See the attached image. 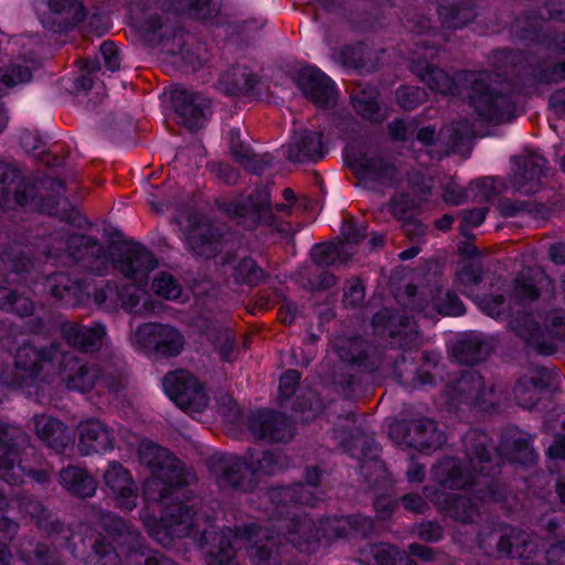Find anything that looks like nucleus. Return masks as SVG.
Listing matches in <instances>:
<instances>
[{
	"label": "nucleus",
	"instance_id": "1",
	"mask_svg": "<svg viewBox=\"0 0 565 565\" xmlns=\"http://www.w3.org/2000/svg\"><path fill=\"white\" fill-rule=\"evenodd\" d=\"M305 483L271 488L267 495L271 504L269 525L258 527L249 524L242 529H224L214 533L207 552V565H239L234 556L236 550L246 547L255 565H278L281 546L287 551L289 545L303 553H313L320 545L329 544L333 539L347 537L351 534L366 535L372 529L367 516H343L321 520L319 526L306 514L299 515L291 511L297 504L315 505L320 497L318 486L320 471L318 468L306 470Z\"/></svg>",
	"mask_w": 565,
	"mask_h": 565
},
{
	"label": "nucleus",
	"instance_id": "2",
	"mask_svg": "<svg viewBox=\"0 0 565 565\" xmlns=\"http://www.w3.org/2000/svg\"><path fill=\"white\" fill-rule=\"evenodd\" d=\"M139 459L152 473L143 483L145 500L163 505L160 519L150 515L148 508L140 512V519L149 535L162 546H169L174 537L191 535H199L201 547L209 545L211 533L207 527L201 530V518L194 510L195 503L169 502L181 487L195 479L194 473L185 470L182 462L167 448L151 441L140 444Z\"/></svg>",
	"mask_w": 565,
	"mask_h": 565
},
{
	"label": "nucleus",
	"instance_id": "3",
	"mask_svg": "<svg viewBox=\"0 0 565 565\" xmlns=\"http://www.w3.org/2000/svg\"><path fill=\"white\" fill-rule=\"evenodd\" d=\"M420 45L424 56L413 60L411 70L431 92L444 96L456 95L459 93V83H462L470 87V105L482 120L499 124L514 117L515 102L490 85L488 72L462 71L454 77L426 60L437 53L435 46H427L426 41H422Z\"/></svg>",
	"mask_w": 565,
	"mask_h": 565
},
{
	"label": "nucleus",
	"instance_id": "4",
	"mask_svg": "<svg viewBox=\"0 0 565 565\" xmlns=\"http://www.w3.org/2000/svg\"><path fill=\"white\" fill-rule=\"evenodd\" d=\"M488 435L478 430H470L463 437V447L468 467L455 458L445 457L431 468V479L440 487L449 489H465L471 486H486L480 500L493 499L494 491L490 477L499 472L500 465L508 461H518L516 455H503L501 451L490 454Z\"/></svg>",
	"mask_w": 565,
	"mask_h": 565
},
{
	"label": "nucleus",
	"instance_id": "5",
	"mask_svg": "<svg viewBox=\"0 0 565 565\" xmlns=\"http://www.w3.org/2000/svg\"><path fill=\"white\" fill-rule=\"evenodd\" d=\"M64 191L61 180L46 177L29 182L20 170L0 161V206L4 209L19 206L74 220L67 214L68 201L63 198Z\"/></svg>",
	"mask_w": 565,
	"mask_h": 565
},
{
	"label": "nucleus",
	"instance_id": "6",
	"mask_svg": "<svg viewBox=\"0 0 565 565\" xmlns=\"http://www.w3.org/2000/svg\"><path fill=\"white\" fill-rule=\"evenodd\" d=\"M73 361L70 352L63 351L58 343H52L46 349L23 344L17 351L13 367L0 371V390L2 386H7L32 394L41 381L55 374L57 362L58 369L61 365L66 369L67 364Z\"/></svg>",
	"mask_w": 565,
	"mask_h": 565
},
{
	"label": "nucleus",
	"instance_id": "7",
	"mask_svg": "<svg viewBox=\"0 0 565 565\" xmlns=\"http://www.w3.org/2000/svg\"><path fill=\"white\" fill-rule=\"evenodd\" d=\"M287 465L279 452L265 451L260 457L239 458L215 455L210 459V470L222 490L249 492L256 488L257 479L281 471Z\"/></svg>",
	"mask_w": 565,
	"mask_h": 565
},
{
	"label": "nucleus",
	"instance_id": "8",
	"mask_svg": "<svg viewBox=\"0 0 565 565\" xmlns=\"http://www.w3.org/2000/svg\"><path fill=\"white\" fill-rule=\"evenodd\" d=\"M41 246L46 257L65 258L83 269L102 274L108 266V256L104 246L86 235H71L61 228L42 239Z\"/></svg>",
	"mask_w": 565,
	"mask_h": 565
},
{
	"label": "nucleus",
	"instance_id": "9",
	"mask_svg": "<svg viewBox=\"0 0 565 565\" xmlns=\"http://www.w3.org/2000/svg\"><path fill=\"white\" fill-rule=\"evenodd\" d=\"M479 306L490 317L505 315L509 329L525 344L530 342V277L518 276L508 289L507 299L501 295H488Z\"/></svg>",
	"mask_w": 565,
	"mask_h": 565
},
{
	"label": "nucleus",
	"instance_id": "10",
	"mask_svg": "<svg viewBox=\"0 0 565 565\" xmlns=\"http://www.w3.org/2000/svg\"><path fill=\"white\" fill-rule=\"evenodd\" d=\"M332 349L339 358V365L331 377L342 387L359 383L361 373H373L382 363L377 350L359 337H338L332 341Z\"/></svg>",
	"mask_w": 565,
	"mask_h": 565
},
{
	"label": "nucleus",
	"instance_id": "11",
	"mask_svg": "<svg viewBox=\"0 0 565 565\" xmlns=\"http://www.w3.org/2000/svg\"><path fill=\"white\" fill-rule=\"evenodd\" d=\"M217 205L246 230L252 231L267 226L280 231L270 205V195L266 189H257L241 200H218Z\"/></svg>",
	"mask_w": 565,
	"mask_h": 565
},
{
	"label": "nucleus",
	"instance_id": "12",
	"mask_svg": "<svg viewBox=\"0 0 565 565\" xmlns=\"http://www.w3.org/2000/svg\"><path fill=\"white\" fill-rule=\"evenodd\" d=\"M388 436L396 445L418 451H434L446 443V436L437 423L424 416L393 423Z\"/></svg>",
	"mask_w": 565,
	"mask_h": 565
},
{
	"label": "nucleus",
	"instance_id": "13",
	"mask_svg": "<svg viewBox=\"0 0 565 565\" xmlns=\"http://www.w3.org/2000/svg\"><path fill=\"white\" fill-rule=\"evenodd\" d=\"M131 341L139 349L160 358H175L185 345V338L178 328L154 322L139 326Z\"/></svg>",
	"mask_w": 565,
	"mask_h": 565
},
{
	"label": "nucleus",
	"instance_id": "14",
	"mask_svg": "<svg viewBox=\"0 0 565 565\" xmlns=\"http://www.w3.org/2000/svg\"><path fill=\"white\" fill-rule=\"evenodd\" d=\"M446 396L451 405L467 404L482 411L492 408L498 401L493 383H486L476 371L469 370L446 387Z\"/></svg>",
	"mask_w": 565,
	"mask_h": 565
},
{
	"label": "nucleus",
	"instance_id": "15",
	"mask_svg": "<svg viewBox=\"0 0 565 565\" xmlns=\"http://www.w3.org/2000/svg\"><path fill=\"white\" fill-rule=\"evenodd\" d=\"M162 385L167 395L185 412L201 413L209 404L204 386L188 371L168 373Z\"/></svg>",
	"mask_w": 565,
	"mask_h": 565
},
{
	"label": "nucleus",
	"instance_id": "16",
	"mask_svg": "<svg viewBox=\"0 0 565 565\" xmlns=\"http://www.w3.org/2000/svg\"><path fill=\"white\" fill-rule=\"evenodd\" d=\"M100 523L113 541L105 544V539L96 540L94 550L102 558L111 554L117 557V548L121 552L125 550L136 552L141 546L140 533L119 516L113 513H105L100 518Z\"/></svg>",
	"mask_w": 565,
	"mask_h": 565
},
{
	"label": "nucleus",
	"instance_id": "17",
	"mask_svg": "<svg viewBox=\"0 0 565 565\" xmlns=\"http://www.w3.org/2000/svg\"><path fill=\"white\" fill-rule=\"evenodd\" d=\"M74 361L67 364L66 369L61 365L58 369V362L55 366V373L62 374V380L65 382L67 388L79 392H86L94 386L107 387L110 391H118L124 387L125 379L122 374L115 376L108 374L96 375V371L89 369L85 364H79L78 360L73 353H70Z\"/></svg>",
	"mask_w": 565,
	"mask_h": 565
},
{
	"label": "nucleus",
	"instance_id": "18",
	"mask_svg": "<svg viewBox=\"0 0 565 565\" xmlns=\"http://www.w3.org/2000/svg\"><path fill=\"white\" fill-rule=\"evenodd\" d=\"M116 267L134 282L146 285L149 274L158 267V260L148 248L134 243L121 249Z\"/></svg>",
	"mask_w": 565,
	"mask_h": 565
},
{
	"label": "nucleus",
	"instance_id": "19",
	"mask_svg": "<svg viewBox=\"0 0 565 565\" xmlns=\"http://www.w3.org/2000/svg\"><path fill=\"white\" fill-rule=\"evenodd\" d=\"M248 427L258 439L287 443L294 437L291 420L273 411L263 409L252 414L248 419Z\"/></svg>",
	"mask_w": 565,
	"mask_h": 565
},
{
	"label": "nucleus",
	"instance_id": "20",
	"mask_svg": "<svg viewBox=\"0 0 565 565\" xmlns=\"http://www.w3.org/2000/svg\"><path fill=\"white\" fill-rule=\"evenodd\" d=\"M63 340L72 348L82 352L99 350L106 339V327L100 322L85 326L77 321H64L60 326Z\"/></svg>",
	"mask_w": 565,
	"mask_h": 565
},
{
	"label": "nucleus",
	"instance_id": "21",
	"mask_svg": "<svg viewBox=\"0 0 565 565\" xmlns=\"http://www.w3.org/2000/svg\"><path fill=\"white\" fill-rule=\"evenodd\" d=\"M424 493L439 511L458 522H473L478 515V504L469 497L447 494L434 486L425 487Z\"/></svg>",
	"mask_w": 565,
	"mask_h": 565
},
{
	"label": "nucleus",
	"instance_id": "22",
	"mask_svg": "<svg viewBox=\"0 0 565 565\" xmlns=\"http://www.w3.org/2000/svg\"><path fill=\"white\" fill-rule=\"evenodd\" d=\"M90 285L86 280L72 279L64 273L50 275L45 279V290L66 306H83L90 298Z\"/></svg>",
	"mask_w": 565,
	"mask_h": 565
},
{
	"label": "nucleus",
	"instance_id": "23",
	"mask_svg": "<svg viewBox=\"0 0 565 565\" xmlns=\"http://www.w3.org/2000/svg\"><path fill=\"white\" fill-rule=\"evenodd\" d=\"M355 172L362 181L388 188L397 186L401 171L388 158L376 154L360 158L354 164Z\"/></svg>",
	"mask_w": 565,
	"mask_h": 565
},
{
	"label": "nucleus",
	"instance_id": "24",
	"mask_svg": "<svg viewBox=\"0 0 565 565\" xmlns=\"http://www.w3.org/2000/svg\"><path fill=\"white\" fill-rule=\"evenodd\" d=\"M19 440L24 441V435L19 428L0 423V478L7 483H17L23 470L21 466H14Z\"/></svg>",
	"mask_w": 565,
	"mask_h": 565
},
{
	"label": "nucleus",
	"instance_id": "25",
	"mask_svg": "<svg viewBox=\"0 0 565 565\" xmlns=\"http://www.w3.org/2000/svg\"><path fill=\"white\" fill-rule=\"evenodd\" d=\"M185 232L190 248L200 256L213 257L222 247V233L207 220L194 216Z\"/></svg>",
	"mask_w": 565,
	"mask_h": 565
},
{
	"label": "nucleus",
	"instance_id": "26",
	"mask_svg": "<svg viewBox=\"0 0 565 565\" xmlns=\"http://www.w3.org/2000/svg\"><path fill=\"white\" fill-rule=\"evenodd\" d=\"M104 481L121 510L131 511L136 508L137 487L131 473L121 463L111 461L104 473Z\"/></svg>",
	"mask_w": 565,
	"mask_h": 565
},
{
	"label": "nucleus",
	"instance_id": "27",
	"mask_svg": "<svg viewBox=\"0 0 565 565\" xmlns=\"http://www.w3.org/2000/svg\"><path fill=\"white\" fill-rule=\"evenodd\" d=\"M543 326L532 322V350L543 355L552 354L556 350L557 340L565 341V318L558 311L548 312L542 318Z\"/></svg>",
	"mask_w": 565,
	"mask_h": 565
},
{
	"label": "nucleus",
	"instance_id": "28",
	"mask_svg": "<svg viewBox=\"0 0 565 565\" xmlns=\"http://www.w3.org/2000/svg\"><path fill=\"white\" fill-rule=\"evenodd\" d=\"M297 84L303 95L317 105L326 106L334 99L335 88L332 81L316 67L300 70Z\"/></svg>",
	"mask_w": 565,
	"mask_h": 565
},
{
	"label": "nucleus",
	"instance_id": "29",
	"mask_svg": "<svg viewBox=\"0 0 565 565\" xmlns=\"http://www.w3.org/2000/svg\"><path fill=\"white\" fill-rule=\"evenodd\" d=\"M172 103L175 113L189 129H199L203 125L205 110L210 104L201 94L186 89H174L172 92Z\"/></svg>",
	"mask_w": 565,
	"mask_h": 565
},
{
	"label": "nucleus",
	"instance_id": "30",
	"mask_svg": "<svg viewBox=\"0 0 565 565\" xmlns=\"http://www.w3.org/2000/svg\"><path fill=\"white\" fill-rule=\"evenodd\" d=\"M78 449L84 456L107 451L114 448V436L109 428L98 419H87L77 426Z\"/></svg>",
	"mask_w": 565,
	"mask_h": 565
},
{
	"label": "nucleus",
	"instance_id": "31",
	"mask_svg": "<svg viewBox=\"0 0 565 565\" xmlns=\"http://www.w3.org/2000/svg\"><path fill=\"white\" fill-rule=\"evenodd\" d=\"M372 326L376 332L387 333L392 339L402 338L401 345L412 342L413 335L417 333V326L413 319L395 313L388 308H384L373 316Z\"/></svg>",
	"mask_w": 565,
	"mask_h": 565
},
{
	"label": "nucleus",
	"instance_id": "32",
	"mask_svg": "<svg viewBox=\"0 0 565 565\" xmlns=\"http://www.w3.org/2000/svg\"><path fill=\"white\" fill-rule=\"evenodd\" d=\"M322 134L317 131H303L298 138L287 146L286 156L291 162H317L324 157Z\"/></svg>",
	"mask_w": 565,
	"mask_h": 565
},
{
	"label": "nucleus",
	"instance_id": "33",
	"mask_svg": "<svg viewBox=\"0 0 565 565\" xmlns=\"http://www.w3.org/2000/svg\"><path fill=\"white\" fill-rule=\"evenodd\" d=\"M33 426L38 437L56 451H63L71 441L66 426L58 419L46 415H35Z\"/></svg>",
	"mask_w": 565,
	"mask_h": 565
},
{
	"label": "nucleus",
	"instance_id": "34",
	"mask_svg": "<svg viewBox=\"0 0 565 565\" xmlns=\"http://www.w3.org/2000/svg\"><path fill=\"white\" fill-rule=\"evenodd\" d=\"M60 483L68 493L78 498H90L97 489L96 480L86 469L72 465L60 471Z\"/></svg>",
	"mask_w": 565,
	"mask_h": 565
},
{
	"label": "nucleus",
	"instance_id": "35",
	"mask_svg": "<svg viewBox=\"0 0 565 565\" xmlns=\"http://www.w3.org/2000/svg\"><path fill=\"white\" fill-rule=\"evenodd\" d=\"M491 345L481 335L470 334L460 339L452 348V355L461 364L483 361L491 352Z\"/></svg>",
	"mask_w": 565,
	"mask_h": 565
},
{
	"label": "nucleus",
	"instance_id": "36",
	"mask_svg": "<svg viewBox=\"0 0 565 565\" xmlns=\"http://www.w3.org/2000/svg\"><path fill=\"white\" fill-rule=\"evenodd\" d=\"M355 111L363 118L380 122L384 119L379 105V92L370 85H358L351 93Z\"/></svg>",
	"mask_w": 565,
	"mask_h": 565
},
{
	"label": "nucleus",
	"instance_id": "37",
	"mask_svg": "<svg viewBox=\"0 0 565 565\" xmlns=\"http://www.w3.org/2000/svg\"><path fill=\"white\" fill-rule=\"evenodd\" d=\"M12 281L0 278V310L19 317L32 316L35 309L33 300L11 287Z\"/></svg>",
	"mask_w": 565,
	"mask_h": 565
},
{
	"label": "nucleus",
	"instance_id": "38",
	"mask_svg": "<svg viewBox=\"0 0 565 565\" xmlns=\"http://www.w3.org/2000/svg\"><path fill=\"white\" fill-rule=\"evenodd\" d=\"M473 132V126L468 119H460L445 125L437 135V141L443 147V154L456 152L466 139Z\"/></svg>",
	"mask_w": 565,
	"mask_h": 565
},
{
	"label": "nucleus",
	"instance_id": "39",
	"mask_svg": "<svg viewBox=\"0 0 565 565\" xmlns=\"http://www.w3.org/2000/svg\"><path fill=\"white\" fill-rule=\"evenodd\" d=\"M440 23L446 29H460L475 18L470 2L465 0L458 4L444 0L437 8Z\"/></svg>",
	"mask_w": 565,
	"mask_h": 565
},
{
	"label": "nucleus",
	"instance_id": "40",
	"mask_svg": "<svg viewBox=\"0 0 565 565\" xmlns=\"http://www.w3.org/2000/svg\"><path fill=\"white\" fill-rule=\"evenodd\" d=\"M352 255V247H348L342 241L316 244L311 249V258L319 266L342 264Z\"/></svg>",
	"mask_w": 565,
	"mask_h": 565
},
{
	"label": "nucleus",
	"instance_id": "41",
	"mask_svg": "<svg viewBox=\"0 0 565 565\" xmlns=\"http://www.w3.org/2000/svg\"><path fill=\"white\" fill-rule=\"evenodd\" d=\"M258 83V78L245 68H233L224 73L220 84L227 95H247L252 93Z\"/></svg>",
	"mask_w": 565,
	"mask_h": 565
},
{
	"label": "nucleus",
	"instance_id": "42",
	"mask_svg": "<svg viewBox=\"0 0 565 565\" xmlns=\"http://www.w3.org/2000/svg\"><path fill=\"white\" fill-rule=\"evenodd\" d=\"M527 534L518 529H509L499 537L498 552L511 558L522 559L524 563L529 559Z\"/></svg>",
	"mask_w": 565,
	"mask_h": 565
},
{
	"label": "nucleus",
	"instance_id": "43",
	"mask_svg": "<svg viewBox=\"0 0 565 565\" xmlns=\"http://www.w3.org/2000/svg\"><path fill=\"white\" fill-rule=\"evenodd\" d=\"M138 284H126L119 288L120 301L119 307L128 312H134L140 316L149 315L156 311V308L149 299L140 303L143 292Z\"/></svg>",
	"mask_w": 565,
	"mask_h": 565
},
{
	"label": "nucleus",
	"instance_id": "44",
	"mask_svg": "<svg viewBox=\"0 0 565 565\" xmlns=\"http://www.w3.org/2000/svg\"><path fill=\"white\" fill-rule=\"evenodd\" d=\"M402 551L388 543L370 545L360 553V562L365 565H397Z\"/></svg>",
	"mask_w": 565,
	"mask_h": 565
},
{
	"label": "nucleus",
	"instance_id": "45",
	"mask_svg": "<svg viewBox=\"0 0 565 565\" xmlns=\"http://www.w3.org/2000/svg\"><path fill=\"white\" fill-rule=\"evenodd\" d=\"M507 190L505 182L500 178L486 177L470 183L469 196L475 201L492 202Z\"/></svg>",
	"mask_w": 565,
	"mask_h": 565
},
{
	"label": "nucleus",
	"instance_id": "46",
	"mask_svg": "<svg viewBox=\"0 0 565 565\" xmlns=\"http://www.w3.org/2000/svg\"><path fill=\"white\" fill-rule=\"evenodd\" d=\"M482 266L476 260L465 262L455 277L456 287L465 295L472 296L482 280Z\"/></svg>",
	"mask_w": 565,
	"mask_h": 565
},
{
	"label": "nucleus",
	"instance_id": "47",
	"mask_svg": "<svg viewBox=\"0 0 565 565\" xmlns=\"http://www.w3.org/2000/svg\"><path fill=\"white\" fill-rule=\"evenodd\" d=\"M29 67L21 64H9L0 68V98L15 85L26 83L31 79Z\"/></svg>",
	"mask_w": 565,
	"mask_h": 565
},
{
	"label": "nucleus",
	"instance_id": "48",
	"mask_svg": "<svg viewBox=\"0 0 565 565\" xmlns=\"http://www.w3.org/2000/svg\"><path fill=\"white\" fill-rule=\"evenodd\" d=\"M93 299L99 308L115 311L119 308V287L115 282H105L100 287L94 288Z\"/></svg>",
	"mask_w": 565,
	"mask_h": 565
},
{
	"label": "nucleus",
	"instance_id": "49",
	"mask_svg": "<svg viewBox=\"0 0 565 565\" xmlns=\"http://www.w3.org/2000/svg\"><path fill=\"white\" fill-rule=\"evenodd\" d=\"M33 266L30 257L23 250H18L17 247H11L10 252L3 253L0 257V269L13 273H26Z\"/></svg>",
	"mask_w": 565,
	"mask_h": 565
},
{
	"label": "nucleus",
	"instance_id": "50",
	"mask_svg": "<svg viewBox=\"0 0 565 565\" xmlns=\"http://www.w3.org/2000/svg\"><path fill=\"white\" fill-rule=\"evenodd\" d=\"M151 289L157 296L166 300L178 299L182 291L181 286L174 277L164 271L156 276L152 281Z\"/></svg>",
	"mask_w": 565,
	"mask_h": 565
},
{
	"label": "nucleus",
	"instance_id": "51",
	"mask_svg": "<svg viewBox=\"0 0 565 565\" xmlns=\"http://www.w3.org/2000/svg\"><path fill=\"white\" fill-rule=\"evenodd\" d=\"M332 57L345 67L363 68L365 66L364 50L361 44L345 45L339 51H334Z\"/></svg>",
	"mask_w": 565,
	"mask_h": 565
},
{
	"label": "nucleus",
	"instance_id": "52",
	"mask_svg": "<svg viewBox=\"0 0 565 565\" xmlns=\"http://www.w3.org/2000/svg\"><path fill=\"white\" fill-rule=\"evenodd\" d=\"M529 166H530V157L526 154L516 156L513 158L512 168H511V185L516 191L526 192V185L529 183Z\"/></svg>",
	"mask_w": 565,
	"mask_h": 565
},
{
	"label": "nucleus",
	"instance_id": "53",
	"mask_svg": "<svg viewBox=\"0 0 565 565\" xmlns=\"http://www.w3.org/2000/svg\"><path fill=\"white\" fill-rule=\"evenodd\" d=\"M398 105L405 110H413L427 99V93L422 87L403 86L396 92Z\"/></svg>",
	"mask_w": 565,
	"mask_h": 565
},
{
	"label": "nucleus",
	"instance_id": "54",
	"mask_svg": "<svg viewBox=\"0 0 565 565\" xmlns=\"http://www.w3.org/2000/svg\"><path fill=\"white\" fill-rule=\"evenodd\" d=\"M235 278L242 282L257 285L265 279V271L252 258H244L235 270Z\"/></svg>",
	"mask_w": 565,
	"mask_h": 565
},
{
	"label": "nucleus",
	"instance_id": "55",
	"mask_svg": "<svg viewBox=\"0 0 565 565\" xmlns=\"http://www.w3.org/2000/svg\"><path fill=\"white\" fill-rule=\"evenodd\" d=\"M174 2L178 11L189 12L198 19H207L215 12L211 0H175Z\"/></svg>",
	"mask_w": 565,
	"mask_h": 565
},
{
	"label": "nucleus",
	"instance_id": "56",
	"mask_svg": "<svg viewBox=\"0 0 565 565\" xmlns=\"http://www.w3.org/2000/svg\"><path fill=\"white\" fill-rule=\"evenodd\" d=\"M434 309L444 316H460L465 312L461 300L450 291H446L444 296H438L434 300Z\"/></svg>",
	"mask_w": 565,
	"mask_h": 565
},
{
	"label": "nucleus",
	"instance_id": "57",
	"mask_svg": "<svg viewBox=\"0 0 565 565\" xmlns=\"http://www.w3.org/2000/svg\"><path fill=\"white\" fill-rule=\"evenodd\" d=\"M51 11L55 13H67L72 21L79 22L85 18V10L78 0H49Z\"/></svg>",
	"mask_w": 565,
	"mask_h": 565
},
{
	"label": "nucleus",
	"instance_id": "58",
	"mask_svg": "<svg viewBox=\"0 0 565 565\" xmlns=\"http://www.w3.org/2000/svg\"><path fill=\"white\" fill-rule=\"evenodd\" d=\"M388 207L395 218L405 222L413 215L414 203L409 195L402 193L391 199Z\"/></svg>",
	"mask_w": 565,
	"mask_h": 565
},
{
	"label": "nucleus",
	"instance_id": "59",
	"mask_svg": "<svg viewBox=\"0 0 565 565\" xmlns=\"http://www.w3.org/2000/svg\"><path fill=\"white\" fill-rule=\"evenodd\" d=\"M341 236L343 237L342 242L350 247L349 245L358 244L365 238L366 227L363 224L359 225L354 218L347 217L341 226Z\"/></svg>",
	"mask_w": 565,
	"mask_h": 565
},
{
	"label": "nucleus",
	"instance_id": "60",
	"mask_svg": "<svg viewBox=\"0 0 565 565\" xmlns=\"http://www.w3.org/2000/svg\"><path fill=\"white\" fill-rule=\"evenodd\" d=\"M488 207H477L471 210H462L459 215L461 217L460 233L467 235L471 227L479 226L486 218Z\"/></svg>",
	"mask_w": 565,
	"mask_h": 565
},
{
	"label": "nucleus",
	"instance_id": "61",
	"mask_svg": "<svg viewBox=\"0 0 565 565\" xmlns=\"http://www.w3.org/2000/svg\"><path fill=\"white\" fill-rule=\"evenodd\" d=\"M28 565H60V562L53 551L45 544H38L32 553L25 559Z\"/></svg>",
	"mask_w": 565,
	"mask_h": 565
},
{
	"label": "nucleus",
	"instance_id": "62",
	"mask_svg": "<svg viewBox=\"0 0 565 565\" xmlns=\"http://www.w3.org/2000/svg\"><path fill=\"white\" fill-rule=\"evenodd\" d=\"M415 129L416 125L414 121L406 122L403 119H395L387 126L391 138L401 142L408 140L409 135H412Z\"/></svg>",
	"mask_w": 565,
	"mask_h": 565
},
{
	"label": "nucleus",
	"instance_id": "63",
	"mask_svg": "<svg viewBox=\"0 0 565 565\" xmlns=\"http://www.w3.org/2000/svg\"><path fill=\"white\" fill-rule=\"evenodd\" d=\"M300 381V373L296 370L286 371L279 382V396L281 399L289 398L296 391Z\"/></svg>",
	"mask_w": 565,
	"mask_h": 565
},
{
	"label": "nucleus",
	"instance_id": "64",
	"mask_svg": "<svg viewBox=\"0 0 565 565\" xmlns=\"http://www.w3.org/2000/svg\"><path fill=\"white\" fill-rule=\"evenodd\" d=\"M100 54L104 58L105 66L110 72H115L120 67V58L116 44L111 41H105L100 45Z\"/></svg>",
	"mask_w": 565,
	"mask_h": 565
}]
</instances>
